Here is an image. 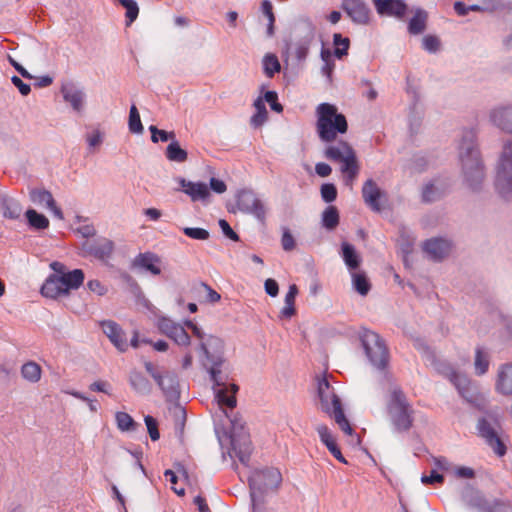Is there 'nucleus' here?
I'll list each match as a JSON object with an SVG mask.
<instances>
[{"instance_id":"obj_18","label":"nucleus","mask_w":512,"mask_h":512,"mask_svg":"<svg viewBox=\"0 0 512 512\" xmlns=\"http://www.w3.org/2000/svg\"><path fill=\"white\" fill-rule=\"evenodd\" d=\"M177 182L180 185V190L187 194L191 201H208L210 197V190L207 184L203 182H193L186 180L185 178L179 177Z\"/></svg>"},{"instance_id":"obj_43","label":"nucleus","mask_w":512,"mask_h":512,"mask_svg":"<svg viewBox=\"0 0 512 512\" xmlns=\"http://www.w3.org/2000/svg\"><path fill=\"white\" fill-rule=\"evenodd\" d=\"M254 107L256 109L255 114L251 117L250 123L253 127L257 128L264 124V122L267 120L268 112L266 109V106L264 104V101L261 97H258L254 101Z\"/></svg>"},{"instance_id":"obj_53","label":"nucleus","mask_w":512,"mask_h":512,"mask_svg":"<svg viewBox=\"0 0 512 512\" xmlns=\"http://www.w3.org/2000/svg\"><path fill=\"white\" fill-rule=\"evenodd\" d=\"M442 193L440 190L434 185V183L429 182L424 185L422 189V201L425 203H432L438 199H440Z\"/></svg>"},{"instance_id":"obj_17","label":"nucleus","mask_w":512,"mask_h":512,"mask_svg":"<svg viewBox=\"0 0 512 512\" xmlns=\"http://www.w3.org/2000/svg\"><path fill=\"white\" fill-rule=\"evenodd\" d=\"M451 247V242L442 237L431 238L423 243V251L434 261H441L447 257Z\"/></svg>"},{"instance_id":"obj_39","label":"nucleus","mask_w":512,"mask_h":512,"mask_svg":"<svg viewBox=\"0 0 512 512\" xmlns=\"http://www.w3.org/2000/svg\"><path fill=\"white\" fill-rule=\"evenodd\" d=\"M352 285L357 293L366 296L370 289L371 283L364 272H352Z\"/></svg>"},{"instance_id":"obj_7","label":"nucleus","mask_w":512,"mask_h":512,"mask_svg":"<svg viewBox=\"0 0 512 512\" xmlns=\"http://www.w3.org/2000/svg\"><path fill=\"white\" fill-rule=\"evenodd\" d=\"M495 189L502 199H512V139L502 144L496 165Z\"/></svg>"},{"instance_id":"obj_41","label":"nucleus","mask_w":512,"mask_h":512,"mask_svg":"<svg viewBox=\"0 0 512 512\" xmlns=\"http://www.w3.org/2000/svg\"><path fill=\"white\" fill-rule=\"evenodd\" d=\"M490 357L489 354L481 347H477L475 350V373L478 376L484 375L489 368Z\"/></svg>"},{"instance_id":"obj_42","label":"nucleus","mask_w":512,"mask_h":512,"mask_svg":"<svg viewBox=\"0 0 512 512\" xmlns=\"http://www.w3.org/2000/svg\"><path fill=\"white\" fill-rule=\"evenodd\" d=\"M263 71L268 78H273L274 75L281 70V64L277 56L273 53H267L264 55L263 60Z\"/></svg>"},{"instance_id":"obj_27","label":"nucleus","mask_w":512,"mask_h":512,"mask_svg":"<svg viewBox=\"0 0 512 512\" xmlns=\"http://www.w3.org/2000/svg\"><path fill=\"white\" fill-rule=\"evenodd\" d=\"M129 383H130V386L132 387V389L136 393L141 394V395H148V394H150V392L152 390V385H151L150 381L146 378V376L142 372H140L136 369H133L130 371Z\"/></svg>"},{"instance_id":"obj_40","label":"nucleus","mask_w":512,"mask_h":512,"mask_svg":"<svg viewBox=\"0 0 512 512\" xmlns=\"http://www.w3.org/2000/svg\"><path fill=\"white\" fill-rule=\"evenodd\" d=\"M2 210L5 218L16 220L21 216L22 206L18 201L12 198H4L2 201Z\"/></svg>"},{"instance_id":"obj_1","label":"nucleus","mask_w":512,"mask_h":512,"mask_svg":"<svg viewBox=\"0 0 512 512\" xmlns=\"http://www.w3.org/2000/svg\"><path fill=\"white\" fill-rule=\"evenodd\" d=\"M199 350L205 356L203 365L208 370L211 380L217 388H214L218 404L233 409L236 407V393L238 386L227 383V375L221 367L224 359V342L219 337L208 335L205 341L199 343Z\"/></svg>"},{"instance_id":"obj_33","label":"nucleus","mask_w":512,"mask_h":512,"mask_svg":"<svg viewBox=\"0 0 512 512\" xmlns=\"http://www.w3.org/2000/svg\"><path fill=\"white\" fill-rule=\"evenodd\" d=\"M341 255L349 270H356L359 267L361 258L352 244L343 242L341 244Z\"/></svg>"},{"instance_id":"obj_63","label":"nucleus","mask_w":512,"mask_h":512,"mask_svg":"<svg viewBox=\"0 0 512 512\" xmlns=\"http://www.w3.org/2000/svg\"><path fill=\"white\" fill-rule=\"evenodd\" d=\"M87 288L89 291L94 292L99 296H102L107 292V288L97 279L89 280L87 282Z\"/></svg>"},{"instance_id":"obj_60","label":"nucleus","mask_w":512,"mask_h":512,"mask_svg":"<svg viewBox=\"0 0 512 512\" xmlns=\"http://www.w3.org/2000/svg\"><path fill=\"white\" fill-rule=\"evenodd\" d=\"M219 227L227 238L232 241H239V235L231 228L230 224L225 219L219 220Z\"/></svg>"},{"instance_id":"obj_61","label":"nucleus","mask_w":512,"mask_h":512,"mask_svg":"<svg viewBox=\"0 0 512 512\" xmlns=\"http://www.w3.org/2000/svg\"><path fill=\"white\" fill-rule=\"evenodd\" d=\"M412 165L416 172H422L429 165V161L426 156L417 154L413 157Z\"/></svg>"},{"instance_id":"obj_25","label":"nucleus","mask_w":512,"mask_h":512,"mask_svg":"<svg viewBox=\"0 0 512 512\" xmlns=\"http://www.w3.org/2000/svg\"><path fill=\"white\" fill-rule=\"evenodd\" d=\"M495 390L504 396L512 395V363L502 364L499 367Z\"/></svg>"},{"instance_id":"obj_32","label":"nucleus","mask_w":512,"mask_h":512,"mask_svg":"<svg viewBox=\"0 0 512 512\" xmlns=\"http://www.w3.org/2000/svg\"><path fill=\"white\" fill-rule=\"evenodd\" d=\"M313 39L314 27L309 24L308 32L295 43V55L298 61H303L306 59Z\"/></svg>"},{"instance_id":"obj_44","label":"nucleus","mask_w":512,"mask_h":512,"mask_svg":"<svg viewBox=\"0 0 512 512\" xmlns=\"http://www.w3.org/2000/svg\"><path fill=\"white\" fill-rule=\"evenodd\" d=\"M333 45V54L336 58L342 59L344 56L348 55L350 48V39L348 37H343L342 34L335 33L333 35Z\"/></svg>"},{"instance_id":"obj_45","label":"nucleus","mask_w":512,"mask_h":512,"mask_svg":"<svg viewBox=\"0 0 512 512\" xmlns=\"http://www.w3.org/2000/svg\"><path fill=\"white\" fill-rule=\"evenodd\" d=\"M30 200L35 204H46V207L49 208L50 206L54 205V198L50 191L45 189H31L29 192Z\"/></svg>"},{"instance_id":"obj_16","label":"nucleus","mask_w":512,"mask_h":512,"mask_svg":"<svg viewBox=\"0 0 512 512\" xmlns=\"http://www.w3.org/2000/svg\"><path fill=\"white\" fill-rule=\"evenodd\" d=\"M233 424V431L231 434V447L239 461L243 464H247L250 460L252 452V444L249 436L245 434H237L236 429L238 427L236 420H231Z\"/></svg>"},{"instance_id":"obj_21","label":"nucleus","mask_w":512,"mask_h":512,"mask_svg":"<svg viewBox=\"0 0 512 512\" xmlns=\"http://www.w3.org/2000/svg\"><path fill=\"white\" fill-rule=\"evenodd\" d=\"M101 328L111 343L120 351L125 352L128 349V343L123 329L112 320L101 322Z\"/></svg>"},{"instance_id":"obj_19","label":"nucleus","mask_w":512,"mask_h":512,"mask_svg":"<svg viewBox=\"0 0 512 512\" xmlns=\"http://www.w3.org/2000/svg\"><path fill=\"white\" fill-rule=\"evenodd\" d=\"M380 16H389L402 19L408 9L404 0H372Z\"/></svg>"},{"instance_id":"obj_24","label":"nucleus","mask_w":512,"mask_h":512,"mask_svg":"<svg viewBox=\"0 0 512 512\" xmlns=\"http://www.w3.org/2000/svg\"><path fill=\"white\" fill-rule=\"evenodd\" d=\"M384 195L383 191L377 186L376 182L368 179L362 187V197L365 204L374 212L381 211L380 199Z\"/></svg>"},{"instance_id":"obj_12","label":"nucleus","mask_w":512,"mask_h":512,"mask_svg":"<svg viewBox=\"0 0 512 512\" xmlns=\"http://www.w3.org/2000/svg\"><path fill=\"white\" fill-rule=\"evenodd\" d=\"M341 9L354 24L368 25L371 20V9L364 0H341Z\"/></svg>"},{"instance_id":"obj_3","label":"nucleus","mask_w":512,"mask_h":512,"mask_svg":"<svg viewBox=\"0 0 512 512\" xmlns=\"http://www.w3.org/2000/svg\"><path fill=\"white\" fill-rule=\"evenodd\" d=\"M317 133L323 142H332L338 134H344L348 130L345 115L338 113L337 107L330 103H321L316 109Z\"/></svg>"},{"instance_id":"obj_26","label":"nucleus","mask_w":512,"mask_h":512,"mask_svg":"<svg viewBox=\"0 0 512 512\" xmlns=\"http://www.w3.org/2000/svg\"><path fill=\"white\" fill-rule=\"evenodd\" d=\"M321 442L327 447L330 453L340 462L347 463L339 447L337 446L329 428L326 425H318L316 428Z\"/></svg>"},{"instance_id":"obj_48","label":"nucleus","mask_w":512,"mask_h":512,"mask_svg":"<svg viewBox=\"0 0 512 512\" xmlns=\"http://www.w3.org/2000/svg\"><path fill=\"white\" fill-rule=\"evenodd\" d=\"M492 502H489L485 499V497L479 492H473L467 500V504L477 509L479 512H491L490 505Z\"/></svg>"},{"instance_id":"obj_5","label":"nucleus","mask_w":512,"mask_h":512,"mask_svg":"<svg viewBox=\"0 0 512 512\" xmlns=\"http://www.w3.org/2000/svg\"><path fill=\"white\" fill-rule=\"evenodd\" d=\"M387 414L396 432L408 431L414 422V410L398 386L392 388L387 401Z\"/></svg>"},{"instance_id":"obj_6","label":"nucleus","mask_w":512,"mask_h":512,"mask_svg":"<svg viewBox=\"0 0 512 512\" xmlns=\"http://www.w3.org/2000/svg\"><path fill=\"white\" fill-rule=\"evenodd\" d=\"M282 482V475L277 468L268 467L255 470L249 477L252 512H258L262 496L277 489Z\"/></svg>"},{"instance_id":"obj_36","label":"nucleus","mask_w":512,"mask_h":512,"mask_svg":"<svg viewBox=\"0 0 512 512\" xmlns=\"http://www.w3.org/2000/svg\"><path fill=\"white\" fill-rule=\"evenodd\" d=\"M165 156L169 161L177 163H183L188 159L187 151L180 146L177 139L167 146Z\"/></svg>"},{"instance_id":"obj_11","label":"nucleus","mask_w":512,"mask_h":512,"mask_svg":"<svg viewBox=\"0 0 512 512\" xmlns=\"http://www.w3.org/2000/svg\"><path fill=\"white\" fill-rule=\"evenodd\" d=\"M448 370L451 375V382L457 388L459 394L472 405L481 409L483 398L476 391V388L473 387L472 382L465 376L453 371L450 367Z\"/></svg>"},{"instance_id":"obj_29","label":"nucleus","mask_w":512,"mask_h":512,"mask_svg":"<svg viewBox=\"0 0 512 512\" xmlns=\"http://www.w3.org/2000/svg\"><path fill=\"white\" fill-rule=\"evenodd\" d=\"M41 294L51 299L66 295L59 276L50 275L41 287Z\"/></svg>"},{"instance_id":"obj_34","label":"nucleus","mask_w":512,"mask_h":512,"mask_svg":"<svg viewBox=\"0 0 512 512\" xmlns=\"http://www.w3.org/2000/svg\"><path fill=\"white\" fill-rule=\"evenodd\" d=\"M298 294V287L296 284H291L289 286L288 292L285 296V306L282 308L280 312V316L282 318L289 319L296 314L295 308V299Z\"/></svg>"},{"instance_id":"obj_57","label":"nucleus","mask_w":512,"mask_h":512,"mask_svg":"<svg viewBox=\"0 0 512 512\" xmlns=\"http://www.w3.org/2000/svg\"><path fill=\"white\" fill-rule=\"evenodd\" d=\"M440 40L437 36L426 35L422 40V47L429 53H436L440 49Z\"/></svg>"},{"instance_id":"obj_9","label":"nucleus","mask_w":512,"mask_h":512,"mask_svg":"<svg viewBox=\"0 0 512 512\" xmlns=\"http://www.w3.org/2000/svg\"><path fill=\"white\" fill-rule=\"evenodd\" d=\"M498 421L492 416L482 417L478 420L477 430L487 445H489L498 456L506 454V446L498 436L496 428Z\"/></svg>"},{"instance_id":"obj_28","label":"nucleus","mask_w":512,"mask_h":512,"mask_svg":"<svg viewBox=\"0 0 512 512\" xmlns=\"http://www.w3.org/2000/svg\"><path fill=\"white\" fill-rule=\"evenodd\" d=\"M61 284L66 295L69 294L70 290L78 289L84 282V272L81 269H74L68 271L65 275L59 276Z\"/></svg>"},{"instance_id":"obj_56","label":"nucleus","mask_w":512,"mask_h":512,"mask_svg":"<svg viewBox=\"0 0 512 512\" xmlns=\"http://www.w3.org/2000/svg\"><path fill=\"white\" fill-rule=\"evenodd\" d=\"M144 422L151 440L157 441L160 438L157 420L151 415H146L144 417Z\"/></svg>"},{"instance_id":"obj_47","label":"nucleus","mask_w":512,"mask_h":512,"mask_svg":"<svg viewBox=\"0 0 512 512\" xmlns=\"http://www.w3.org/2000/svg\"><path fill=\"white\" fill-rule=\"evenodd\" d=\"M115 420L118 429L123 432L134 431L139 427V424L126 412H117Z\"/></svg>"},{"instance_id":"obj_35","label":"nucleus","mask_w":512,"mask_h":512,"mask_svg":"<svg viewBox=\"0 0 512 512\" xmlns=\"http://www.w3.org/2000/svg\"><path fill=\"white\" fill-rule=\"evenodd\" d=\"M339 221L340 216L336 206L329 205L322 212L321 224L325 229L334 230L339 225Z\"/></svg>"},{"instance_id":"obj_14","label":"nucleus","mask_w":512,"mask_h":512,"mask_svg":"<svg viewBox=\"0 0 512 512\" xmlns=\"http://www.w3.org/2000/svg\"><path fill=\"white\" fill-rule=\"evenodd\" d=\"M83 250L90 256L102 262H107L115 249L114 242L105 237H99L93 241H86L82 245Z\"/></svg>"},{"instance_id":"obj_31","label":"nucleus","mask_w":512,"mask_h":512,"mask_svg":"<svg viewBox=\"0 0 512 512\" xmlns=\"http://www.w3.org/2000/svg\"><path fill=\"white\" fill-rule=\"evenodd\" d=\"M428 13L422 8H417L408 23V32L411 35L422 34L427 27Z\"/></svg>"},{"instance_id":"obj_55","label":"nucleus","mask_w":512,"mask_h":512,"mask_svg":"<svg viewBox=\"0 0 512 512\" xmlns=\"http://www.w3.org/2000/svg\"><path fill=\"white\" fill-rule=\"evenodd\" d=\"M183 233L191 239L202 241L207 240L210 236L206 229L199 227H185L183 228Z\"/></svg>"},{"instance_id":"obj_22","label":"nucleus","mask_w":512,"mask_h":512,"mask_svg":"<svg viewBox=\"0 0 512 512\" xmlns=\"http://www.w3.org/2000/svg\"><path fill=\"white\" fill-rule=\"evenodd\" d=\"M161 259L158 255L152 252L139 253L132 261L131 267L133 269L144 270L154 276L161 274L160 268Z\"/></svg>"},{"instance_id":"obj_23","label":"nucleus","mask_w":512,"mask_h":512,"mask_svg":"<svg viewBox=\"0 0 512 512\" xmlns=\"http://www.w3.org/2000/svg\"><path fill=\"white\" fill-rule=\"evenodd\" d=\"M61 94L65 102L69 103L76 112H81L84 108L85 93L72 82H67L61 86Z\"/></svg>"},{"instance_id":"obj_51","label":"nucleus","mask_w":512,"mask_h":512,"mask_svg":"<svg viewBox=\"0 0 512 512\" xmlns=\"http://www.w3.org/2000/svg\"><path fill=\"white\" fill-rule=\"evenodd\" d=\"M149 131L151 132V140L153 143H157L158 141L167 142V141H175L176 134L174 131H166L158 129L156 126L151 125L149 127Z\"/></svg>"},{"instance_id":"obj_2","label":"nucleus","mask_w":512,"mask_h":512,"mask_svg":"<svg viewBox=\"0 0 512 512\" xmlns=\"http://www.w3.org/2000/svg\"><path fill=\"white\" fill-rule=\"evenodd\" d=\"M458 150L466 185L473 192L481 191L486 174L473 130H465L462 133Z\"/></svg>"},{"instance_id":"obj_20","label":"nucleus","mask_w":512,"mask_h":512,"mask_svg":"<svg viewBox=\"0 0 512 512\" xmlns=\"http://www.w3.org/2000/svg\"><path fill=\"white\" fill-rule=\"evenodd\" d=\"M490 120L499 130L512 136V104L494 108L490 112Z\"/></svg>"},{"instance_id":"obj_59","label":"nucleus","mask_w":512,"mask_h":512,"mask_svg":"<svg viewBox=\"0 0 512 512\" xmlns=\"http://www.w3.org/2000/svg\"><path fill=\"white\" fill-rule=\"evenodd\" d=\"M264 100L270 105V108L280 113L283 111V106L278 102V95L275 91H267L264 94Z\"/></svg>"},{"instance_id":"obj_15","label":"nucleus","mask_w":512,"mask_h":512,"mask_svg":"<svg viewBox=\"0 0 512 512\" xmlns=\"http://www.w3.org/2000/svg\"><path fill=\"white\" fill-rule=\"evenodd\" d=\"M155 382L163 392L167 401H178L180 397V385L178 376L175 372L163 370L161 374L156 377Z\"/></svg>"},{"instance_id":"obj_64","label":"nucleus","mask_w":512,"mask_h":512,"mask_svg":"<svg viewBox=\"0 0 512 512\" xmlns=\"http://www.w3.org/2000/svg\"><path fill=\"white\" fill-rule=\"evenodd\" d=\"M491 512H512V507L508 502L494 500L490 505Z\"/></svg>"},{"instance_id":"obj_46","label":"nucleus","mask_w":512,"mask_h":512,"mask_svg":"<svg viewBox=\"0 0 512 512\" xmlns=\"http://www.w3.org/2000/svg\"><path fill=\"white\" fill-rule=\"evenodd\" d=\"M195 290L206 302L216 303L221 299V295L205 282H199Z\"/></svg>"},{"instance_id":"obj_8","label":"nucleus","mask_w":512,"mask_h":512,"mask_svg":"<svg viewBox=\"0 0 512 512\" xmlns=\"http://www.w3.org/2000/svg\"><path fill=\"white\" fill-rule=\"evenodd\" d=\"M361 342L367 358L377 369H384L388 364L389 352L384 340L374 331L365 329Z\"/></svg>"},{"instance_id":"obj_58","label":"nucleus","mask_w":512,"mask_h":512,"mask_svg":"<svg viewBox=\"0 0 512 512\" xmlns=\"http://www.w3.org/2000/svg\"><path fill=\"white\" fill-rule=\"evenodd\" d=\"M281 245L286 252L292 251L296 246L295 239L288 228H283Z\"/></svg>"},{"instance_id":"obj_38","label":"nucleus","mask_w":512,"mask_h":512,"mask_svg":"<svg viewBox=\"0 0 512 512\" xmlns=\"http://www.w3.org/2000/svg\"><path fill=\"white\" fill-rule=\"evenodd\" d=\"M41 373L40 365L34 361L26 362L21 367L22 377L31 383H37L41 379Z\"/></svg>"},{"instance_id":"obj_50","label":"nucleus","mask_w":512,"mask_h":512,"mask_svg":"<svg viewBox=\"0 0 512 512\" xmlns=\"http://www.w3.org/2000/svg\"><path fill=\"white\" fill-rule=\"evenodd\" d=\"M128 127L131 133L140 134L143 132L140 114L134 104L130 107Z\"/></svg>"},{"instance_id":"obj_62","label":"nucleus","mask_w":512,"mask_h":512,"mask_svg":"<svg viewBox=\"0 0 512 512\" xmlns=\"http://www.w3.org/2000/svg\"><path fill=\"white\" fill-rule=\"evenodd\" d=\"M444 476L438 473L436 470H432L430 475H423L421 477V482L425 485L427 484H435V483H443Z\"/></svg>"},{"instance_id":"obj_49","label":"nucleus","mask_w":512,"mask_h":512,"mask_svg":"<svg viewBox=\"0 0 512 512\" xmlns=\"http://www.w3.org/2000/svg\"><path fill=\"white\" fill-rule=\"evenodd\" d=\"M342 165H341V172L343 174L345 173H350V174H355V173H359V164H358V160H357V157H356V153L355 151L353 150L351 153H349L342 161H341Z\"/></svg>"},{"instance_id":"obj_13","label":"nucleus","mask_w":512,"mask_h":512,"mask_svg":"<svg viewBox=\"0 0 512 512\" xmlns=\"http://www.w3.org/2000/svg\"><path fill=\"white\" fill-rule=\"evenodd\" d=\"M158 329L162 334L172 339L178 346L188 347L191 344V338L185 328L170 318H160L158 320Z\"/></svg>"},{"instance_id":"obj_37","label":"nucleus","mask_w":512,"mask_h":512,"mask_svg":"<svg viewBox=\"0 0 512 512\" xmlns=\"http://www.w3.org/2000/svg\"><path fill=\"white\" fill-rule=\"evenodd\" d=\"M28 225L34 230H44L49 227L48 218L34 209H28L25 213Z\"/></svg>"},{"instance_id":"obj_4","label":"nucleus","mask_w":512,"mask_h":512,"mask_svg":"<svg viewBox=\"0 0 512 512\" xmlns=\"http://www.w3.org/2000/svg\"><path fill=\"white\" fill-rule=\"evenodd\" d=\"M317 395L320 409L330 417H333L345 434L352 435L353 428L344 414L341 400L326 377L318 380Z\"/></svg>"},{"instance_id":"obj_10","label":"nucleus","mask_w":512,"mask_h":512,"mask_svg":"<svg viewBox=\"0 0 512 512\" xmlns=\"http://www.w3.org/2000/svg\"><path fill=\"white\" fill-rule=\"evenodd\" d=\"M236 203L241 212L253 215L261 223L265 222L266 208L253 190H240L236 196Z\"/></svg>"},{"instance_id":"obj_30","label":"nucleus","mask_w":512,"mask_h":512,"mask_svg":"<svg viewBox=\"0 0 512 512\" xmlns=\"http://www.w3.org/2000/svg\"><path fill=\"white\" fill-rule=\"evenodd\" d=\"M354 149L345 141L330 145L324 150V157L330 161L341 162Z\"/></svg>"},{"instance_id":"obj_54","label":"nucleus","mask_w":512,"mask_h":512,"mask_svg":"<svg viewBox=\"0 0 512 512\" xmlns=\"http://www.w3.org/2000/svg\"><path fill=\"white\" fill-rule=\"evenodd\" d=\"M320 193L322 200L326 203H331L337 198V188L333 183L322 184Z\"/></svg>"},{"instance_id":"obj_52","label":"nucleus","mask_w":512,"mask_h":512,"mask_svg":"<svg viewBox=\"0 0 512 512\" xmlns=\"http://www.w3.org/2000/svg\"><path fill=\"white\" fill-rule=\"evenodd\" d=\"M119 4L126 9L127 25L133 23L139 14V7L134 0H117Z\"/></svg>"}]
</instances>
